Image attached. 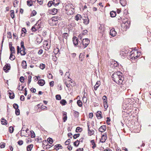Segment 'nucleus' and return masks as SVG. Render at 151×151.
Returning a JSON list of instances; mask_svg holds the SVG:
<instances>
[{"label":"nucleus","mask_w":151,"mask_h":151,"mask_svg":"<svg viewBox=\"0 0 151 151\" xmlns=\"http://www.w3.org/2000/svg\"><path fill=\"white\" fill-rule=\"evenodd\" d=\"M122 74L121 72L117 71L114 72L112 75V77L114 82L120 84L122 83L124 80V78L122 77Z\"/></svg>","instance_id":"nucleus-1"},{"label":"nucleus","mask_w":151,"mask_h":151,"mask_svg":"<svg viewBox=\"0 0 151 151\" xmlns=\"http://www.w3.org/2000/svg\"><path fill=\"white\" fill-rule=\"evenodd\" d=\"M127 19H124L122 21V26L126 28H129L130 26V22L129 21H128Z\"/></svg>","instance_id":"nucleus-2"},{"label":"nucleus","mask_w":151,"mask_h":151,"mask_svg":"<svg viewBox=\"0 0 151 151\" xmlns=\"http://www.w3.org/2000/svg\"><path fill=\"white\" fill-rule=\"evenodd\" d=\"M90 40L88 38L83 39L82 41V44L84 48L86 47L89 44Z\"/></svg>","instance_id":"nucleus-3"},{"label":"nucleus","mask_w":151,"mask_h":151,"mask_svg":"<svg viewBox=\"0 0 151 151\" xmlns=\"http://www.w3.org/2000/svg\"><path fill=\"white\" fill-rule=\"evenodd\" d=\"M10 66L9 64L6 63L3 67V70L5 72L7 71L10 69Z\"/></svg>","instance_id":"nucleus-4"},{"label":"nucleus","mask_w":151,"mask_h":151,"mask_svg":"<svg viewBox=\"0 0 151 151\" xmlns=\"http://www.w3.org/2000/svg\"><path fill=\"white\" fill-rule=\"evenodd\" d=\"M107 139V135L106 133H105V134H103L101 136V142L102 143L104 142Z\"/></svg>","instance_id":"nucleus-5"},{"label":"nucleus","mask_w":151,"mask_h":151,"mask_svg":"<svg viewBox=\"0 0 151 151\" xmlns=\"http://www.w3.org/2000/svg\"><path fill=\"white\" fill-rule=\"evenodd\" d=\"M75 12V9L74 8H73L71 7L68 10V14L71 15L74 13Z\"/></svg>","instance_id":"nucleus-6"},{"label":"nucleus","mask_w":151,"mask_h":151,"mask_svg":"<svg viewBox=\"0 0 151 151\" xmlns=\"http://www.w3.org/2000/svg\"><path fill=\"white\" fill-rule=\"evenodd\" d=\"M61 18L58 16H55L54 17H52L51 19L54 21V22H56L58 23V20H61Z\"/></svg>","instance_id":"nucleus-7"},{"label":"nucleus","mask_w":151,"mask_h":151,"mask_svg":"<svg viewBox=\"0 0 151 151\" xmlns=\"http://www.w3.org/2000/svg\"><path fill=\"white\" fill-rule=\"evenodd\" d=\"M116 32L115 31L114 29H112L110 32V35L112 37H114L116 36Z\"/></svg>","instance_id":"nucleus-8"},{"label":"nucleus","mask_w":151,"mask_h":151,"mask_svg":"<svg viewBox=\"0 0 151 151\" xmlns=\"http://www.w3.org/2000/svg\"><path fill=\"white\" fill-rule=\"evenodd\" d=\"M99 129V131L101 132H104L106 129V125H102L100 127Z\"/></svg>","instance_id":"nucleus-9"},{"label":"nucleus","mask_w":151,"mask_h":151,"mask_svg":"<svg viewBox=\"0 0 151 151\" xmlns=\"http://www.w3.org/2000/svg\"><path fill=\"white\" fill-rule=\"evenodd\" d=\"M38 83L40 86H42L45 84V82L43 79H40L38 82Z\"/></svg>","instance_id":"nucleus-10"},{"label":"nucleus","mask_w":151,"mask_h":151,"mask_svg":"<svg viewBox=\"0 0 151 151\" xmlns=\"http://www.w3.org/2000/svg\"><path fill=\"white\" fill-rule=\"evenodd\" d=\"M102 113L101 111H98L96 114V116L99 119H100L102 118L101 115Z\"/></svg>","instance_id":"nucleus-11"},{"label":"nucleus","mask_w":151,"mask_h":151,"mask_svg":"<svg viewBox=\"0 0 151 151\" xmlns=\"http://www.w3.org/2000/svg\"><path fill=\"white\" fill-rule=\"evenodd\" d=\"M49 24L51 26L56 25L58 23L56 22H54V21L52 20L51 19L49 21Z\"/></svg>","instance_id":"nucleus-12"},{"label":"nucleus","mask_w":151,"mask_h":151,"mask_svg":"<svg viewBox=\"0 0 151 151\" xmlns=\"http://www.w3.org/2000/svg\"><path fill=\"white\" fill-rule=\"evenodd\" d=\"M67 113L66 112L63 111V119L64 122H65L67 120Z\"/></svg>","instance_id":"nucleus-13"},{"label":"nucleus","mask_w":151,"mask_h":151,"mask_svg":"<svg viewBox=\"0 0 151 151\" xmlns=\"http://www.w3.org/2000/svg\"><path fill=\"white\" fill-rule=\"evenodd\" d=\"M22 66L23 68H27V63L25 60H22Z\"/></svg>","instance_id":"nucleus-14"},{"label":"nucleus","mask_w":151,"mask_h":151,"mask_svg":"<svg viewBox=\"0 0 151 151\" xmlns=\"http://www.w3.org/2000/svg\"><path fill=\"white\" fill-rule=\"evenodd\" d=\"M129 58L132 59H136L137 58V55H136L134 54V53L133 52L130 54L129 55Z\"/></svg>","instance_id":"nucleus-15"},{"label":"nucleus","mask_w":151,"mask_h":151,"mask_svg":"<svg viewBox=\"0 0 151 151\" xmlns=\"http://www.w3.org/2000/svg\"><path fill=\"white\" fill-rule=\"evenodd\" d=\"M76 46L78 45V47H81V46L82 40L76 39Z\"/></svg>","instance_id":"nucleus-16"},{"label":"nucleus","mask_w":151,"mask_h":151,"mask_svg":"<svg viewBox=\"0 0 151 151\" xmlns=\"http://www.w3.org/2000/svg\"><path fill=\"white\" fill-rule=\"evenodd\" d=\"M100 85V82L99 81H97L96 83V85L94 86V89L95 90H96Z\"/></svg>","instance_id":"nucleus-17"},{"label":"nucleus","mask_w":151,"mask_h":151,"mask_svg":"<svg viewBox=\"0 0 151 151\" xmlns=\"http://www.w3.org/2000/svg\"><path fill=\"white\" fill-rule=\"evenodd\" d=\"M1 124L4 125H6L7 124V121L4 118H2L1 119Z\"/></svg>","instance_id":"nucleus-18"},{"label":"nucleus","mask_w":151,"mask_h":151,"mask_svg":"<svg viewBox=\"0 0 151 151\" xmlns=\"http://www.w3.org/2000/svg\"><path fill=\"white\" fill-rule=\"evenodd\" d=\"M8 93L9 94V97L10 99H13L14 98V94L13 92H9Z\"/></svg>","instance_id":"nucleus-19"},{"label":"nucleus","mask_w":151,"mask_h":151,"mask_svg":"<svg viewBox=\"0 0 151 151\" xmlns=\"http://www.w3.org/2000/svg\"><path fill=\"white\" fill-rule=\"evenodd\" d=\"M58 12V10L57 9L54 8L50 12V14L52 15H55Z\"/></svg>","instance_id":"nucleus-20"},{"label":"nucleus","mask_w":151,"mask_h":151,"mask_svg":"<svg viewBox=\"0 0 151 151\" xmlns=\"http://www.w3.org/2000/svg\"><path fill=\"white\" fill-rule=\"evenodd\" d=\"M37 24L34 25L32 28L31 30L32 32H35L37 30Z\"/></svg>","instance_id":"nucleus-21"},{"label":"nucleus","mask_w":151,"mask_h":151,"mask_svg":"<svg viewBox=\"0 0 151 151\" xmlns=\"http://www.w3.org/2000/svg\"><path fill=\"white\" fill-rule=\"evenodd\" d=\"M54 147L55 149L57 150H58L59 148L62 149L63 147L60 144L56 145L54 146Z\"/></svg>","instance_id":"nucleus-22"},{"label":"nucleus","mask_w":151,"mask_h":151,"mask_svg":"<svg viewBox=\"0 0 151 151\" xmlns=\"http://www.w3.org/2000/svg\"><path fill=\"white\" fill-rule=\"evenodd\" d=\"M35 24H37V29L38 30H40L43 27L42 23H40V24H38V23H37Z\"/></svg>","instance_id":"nucleus-23"},{"label":"nucleus","mask_w":151,"mask_h":151,"mask_svg":"<svg viewBox=\"0 0 151 151\" xmlns=\"http://www.w3.org/2000/svg\"><path fill=\"white\" fill-rule=\"evenodd\" d=\"M33 145L32 144L30 145L27 147V151H31L33 147Z\"/></svg>","instance_id":"nucleus-24"},{"label":"nucleus","mask_w":151,"mask_h":151,"mask_svg":"<svg viewBox=\"0 0 151 151\" xmlns=\"http://www.w3.org/2000/svg\"><path fill=\"white\" fill-rule=\"evenodd\" d=\"M110 16L112 17H115L116 15V13L114 11H112L110 12Z\"/></svg>","instance_id":"nucleus-25"},{"label":"nucleus","mask_w":151,"mask_h":151,"mask_svg":"<svg viewBox=\"0 0 151 151\" xmlns=\"http://www.w3.org/2000/svg\"><path fill=\"white\" fill-rule=\"evenodd\" d=\"M59 0H54L53 4L54 6H58L59 4Z\"/></svg>","instance_id":"nucleus-26"},{"label":"nucleus","mask_w":151,"mask_h":151,"mask_svg":"<svg viewBox=\"0 0 151 151\" xmlns=\"http://www.w3.org/2000/svg\"><path fill=\"white\" fill-rule=\"evenodd\" d=\"M120 3L123 6H124L126 4V2L125 0H120Z\"/></svg>","instance_id":"nucleus-27"},{"label":"nucleus","mask_w":151,"mask_h":151,"mask_svg":"<svg viewBox=\"0 0 151 151\" xmlns=\"http://www.w3.org/2000/svg\"><path fill=\"white\" fill-rule=\"evenodd\" d=\"M26 49H22L21 50L20 54L21 55H24L26 53V52L25 51Z\"/></svg>","instance_id":"nucleus-28"},{"label":"nucleus","mask_w":151,"mask_h":151,"mask_svg":"<svg viewBox=\"0 0 151 151\" xmlns=\"http://www.w3.org/2000/svg\"><path fill=\"white\" fill-rule=\"evenodd\" d=\"M77 103L78 106L80 107L82 106L83 103L80 100H78L77 102Z\"/></svg>","instance_id":"nucleus-29"},{"label":"nucleus","mask_w":151,"mask_h":151,"mask_svg":"<svg viewBox=\"0 0 151 151\" xmlns=\"http://www.w3.org/2000/svg\"><path fill=\"white\" fill-rule=\"evenodd\" d=\"M60 103L62 105H65L66 104L67 102L65 100L63 99L60 101Z\"/></svg>","instance_id":"nucleus-30"},{"label":"nucleus","mask_w":151,"mask_h":151,"mask_svg":"<svg viewBox=\"0 0 151 151\" xmlns=\"http://www.w3.org/2000/svg\"><path fill=\"white\" fill-rule=\"evenodd\" d=\"M10 51L11 52V53L14 54L15 53V49L14 47H13L10 48Z\"/></svg>","instance_id":"nucleus-31"},{"label":"nucleus","mask_w":151,"mask_h":151,"mask_svg":"<svg viewBox=\"0 0 151 151\" xmlns=\"http://www.w3.org/2000/svg\"><path fill=\"white\" fill-rule=\"evenodd\" d=\"M82 131V129L81 128L79 127H77L76 128V132H81Z\"/></svg>","instance_id":"nucleus-32"},{"label":"nucleus","mask_w":151,"mask_h":151,"mask_svg":"<svg viewBox=\"0 0 151 151\" xmlns=\"http://www.w3.org/2000/svg\"><path fill=\"white\" fill-rule=\"evenodd\" d=\"M15 56L13 54L11 53L9 57V59L12 60H14L15 59Z\"/></svg>","instance_id":"nucleus-33"},{"label":"nucleus","mask_w":151,"mask_h":151,"mask_svg":"<svg viewBox=\"0 0 151 151\" xmlns=\"http://www.w3.org/2000/svg\"><path fill=\"white\" fill-rule=\"evenodd\" d=\"M9 131L11 133H12L14 131V127L12 126H10L9 128Z\"/></svg>","instance_id":"nucleus-34"},{"label":"nucleus","mask_w":151,"mask_h":151,"mask_svg":"<svg viewBox=\"0 0 151 151\" xmlns=\"http://www.w3.org/2000/svg\"><path fill=\"white\" fill-rule=\"evenodd\" d=\"M82 18L81 15L79 14L76 15V20L78 21L79 20H81Z\"/></svg>","instance_id":"nucleus-35"},{"label":"nucleus","mask_w":151,"mask_h":151,"mask_svg":"<svg viewBox=\"0 0 151 151\" xmlns=\"http://www.w3.org/2000/svg\"><path fill=\"white\" fill-rule=\"evenodd\" d=\"M88 134L89 135L91 136L94 133V131L93 130H90V131H88Z\"/></svg>","instance_id":"nucleus-36"},{"label":"nucleus","mask_w":151,"mask_h":151,"mask_svg":"<svg viewBox=\"0 0 151 151\" xmlns=\"http://www.w3.org/2000/svg\"><path fill=\"white\" fill-rule=\"evenodd\" d=\"M104 106V108L106 109L108 107V105L107 104V102H106L104 101L103 102Z\"/></svg>","instance_id":"nucleus-37"},{"label":"nucleus","mask_w":151,"mask_h":151,"mask_svg":"<svg viewBox=\"0 0 151 151\" xmlns=\"http://www.w3.org/2000/svg\"><path fill=\"white\" fill-rule=\"evenodd\" d=\"M21 45V49L22 48V49H25V47L24 46V42L23 41H22L20 43Z\"/></svg>","instance_id":"nucleus-38"},{"label":"nucleus","mask_w":151,"mask_h":151,"mask_svg":"<svg viewBox=\"0 0 151 151\" xmlns=\"http://www.w3.org/2000/svg\"><path fill=\"white\" fill-rule=\"evenodd\" d=\"M30 132L31 137L32 138H34L35 137V134L34 131L32 130L30 131Z\"/></svg>","instance_id":"nucleus-39"},{"label":"nucleus","mask_w":151,"mask_h":151,"mask_svg":"<svg viewBox=\"0 0 151 151\" xmlns=\"http://www.w3.org/2000/svg\"><path fill=\"white\" fill-rule=\"evenodd\" d=\"M56 99L57 100H60L61 99V98L60 95L59 94L56 95L55 96Z\"/></svg>","instance_id":"nucleus-40"},{"label":"nucleus","mask_w":151,"mask_h":151,"mask_svg":"<svg viewBox=\"0 0 151 151\" xmlns=\"http://www.w3.org/2000/svg\"><path fill=\"white\" fill-rule=\"evenodd\" d=\"M47 141L50 144H52L53 142L52 139L50 137L47 138Z\"/></svg>","instance_id":"nucleus-41"},{"label":"nucleus","mask_w":151,"mask_h":151,"mask_svg":"<svg viewBox=\"0 0 151 151\" xmlns=\"http://www.w3.org/2000/svg\"><path fill=\"white\" fill-rule=\"evenodd\" d=\"M11 16L12 18L13 19L14 17V12L13 10H12L11 11Z\"/></svg>","instance_id":"nucleus-42"},{"label":"nucleus","mask_w":151,"mask_h":151,"mask_svg":"<svg viewBox=\"0 0 151 151\" xmlns=\"http://www.w3.org/2000/svg\"><path fill=\"white\" fill-rule=\"evenodd\" d=\"M45 65L44 64L42 63L40 65V68L42 70L43 69L45 68Z\"/></svg>","instance_id":"nucleus-43"},{"label":"nucleus","mask_w":151,"mask_h":151,"mask_svg":"<svg viewBox=\"0 0 151 151\" xmlns=\"http://www.w3.org/2000/svg\"><path fill=\"white\" fill-rule=\"evenodd\" d=\"M13 107L15 109H18L19 108L18 105L17 104L15 103L13 104Z\"/></svg>","instance_id":"nucleus-44"},{"label":"nucleus","mask_w":151,"mask_h":151,"mask_svg":"<svg viewBox=\"0 0 151 151\" xmlns=\"http://www.w3.org/2000/svg\"><path fill=\"white\" fill-rule=\"evenodd\" d=\"M89 19L87 18L86 19L84 20V23L86 24H87L89 22Z\"/></svg>","instance_id":"nucleus-45"},{"label":"nucleus","mask_w":151,"mask_h":151,"mask_svg":"<svg viewBox=\"0 0 151 151\" xmlns=\"http://www.w3.org/2000/svg\"><path fill=\"white\" fill-rule=\"evenodd\" d=\"M27 5L29 6H31L32 5V2H31L29 1H27Z\"/></svg>","instance_id":"nucleus-46"},{"label":"nucleus","mask_w":151,"mask_h":151,"mask_svg":"<svg viewBox=\"0 0 151 151\" xmlns=\"http://www.w3.org/2000/svg\"><path fill=\"white\" fill-rule=\"evenodd\" d=\"M15 114L17 115H19L20 114L19 110L18 109H15Z\"/></svg>","instance_id":"nucleus-47"},{"label":"nucleus","mask_w":151,"mask_h":151,"mask_svg":"<svg viewBox=\"0 0 151 151\" xmlns=\"http://www.w3.org/2000/svg\"><path fill=\"white\" fill-rule=\"evenodd\" d=\"M53 3V2L52 1H49L47 4L48 6L49 7H50L52 5V4Z\"/></svg>","instance_id":"nucleus-48"},{"label":"nucleus","mask_w":151,"mask_h":151,"mask_svg":"<svg viewBox=\"0 0 151 151\" xmlns=\"http://www.w3.org/2000/svg\"><path fill=\"white\" fill-rule=\"evenodd\" d=\"M70 141V139H67L65 142V144L66 145H68Z\"/></svg>","instance_id":"nucleus-49"},{"label":"nucleus","mask_w":151,"mask_h":151,"mask_svg":"<svg viewBox=\"0 0 151 151\" xmlns=\"http://www.w3.org/2000/svg\"><path fill=\"white\" fill-rule=\"evenodd\" d=\"M31 78H32V76H28V84H29V83H30V82H31Z\"/></svg>","instance_id":"nucleus-50"},{"label":"nucleus","mask_w":151,"mask_h":151,"mask_svg":"<svg viewBox=\"0 0 151 151\" xmlns=\"http://www.w3.org/2000/svg\"><path fill=\"white\" fill-rule=\"evenodd\" d=\"M24 78L22 76L20 77V78H19L20 81L21 83H23L24 82Z\"/></svg>","instance_id":"nucleus-51"},{"label":"nucleus","mask_w":151,"mask_h":151,"mask_svg":"<svg viewBox=\"0 0 151 151\" xmlns=\"http://www.w3.org/2000/svg\"><path fill=\"white\" fill-rule=\"evenodd\" d=\"M37 12L35 10H33L32 12V13L31 14V16H33L36 15V14Z\"/></svg>","instance_id":"nucleus-52"},{"label":"nucleus","mask_w":151,"mask_h":151,"mask_svg":"<svg viewBox=\"0 0 151 151\" xmlns=\"http://www.w3.org/2000/svg\"><path fill=\"white\" fill-rule=\"evenodd\" d=\"M102 99L103 100V102H104V101H105L106 102H107V98L106 96H104L103 97Z\"/></svg>","instance_id":"nucleus-53"},{"label":"nucleus","mask_w":151,"mask_h":151,"mask_svg":"<svg viewBox=\"0 0 151 151\" xmlns=\"http://www.w3.org/2000/svg\"><path fill=\"white\" fill-rule=\"evenodd\" d=\"M18 144L19 145H22L23 143V141L21 140H19L17 142Z\"/></svg>","instance_id":"nucleus-54"},{"label":"nucleus","mask_w":151,"mask_h":151,"mask_svg":"<svg viewBox=\"0 0 151 151\" xmlns=\"http://www.w3.org/2000/svg\"><path fill=\"white\" fill-rule=\"evenodd\" d=\"M7 34L8 35V37L9 38H11L12 37V35H11V33L10 32H8Z\"/></svg>","instance_id":"nucleus-55"},{"label":"nucleus","mask_w":151,"mask_h":151,"mask_svg":"<svg viewBox=\"0 0 151 151\" xmlns=\"http://www.w3.org/2000/svg\"><path fill=\"white\" fill-rule=\"evenodd\" d=\"M47 77L48 78L50 79H52L53 78V76L52 75V74L50 73H49L47 75Z\"/></svg>","instance_id":"nucleus-56"},{"label":"nucleus","mask_w":151,"mask_h":151,"mask_svg":"<svg viewBox=\"0 0 151 151\" xmlns=\"http://www.w3.org/2000/svg\"><path fill=\"white\" fill-rule=\"evenodd\" d=\"M68 36V34L67 33H64L63 34V37L65 39H66L67 38V37Z\"/></svg>","instance_id":"nucleus-57"},{"label":"nucleus","mask_w":151,"mask_h":151,"mask_svg":"<svg viewBox=\"0 0 151 151\" xmlns=\"http://www.w3.org/2000/svg\"><path fill=\"white\" fill-rule=\"evenodd\" d=\"M2 144L1 145V148H4L5 147V143L4 142H2Z\"/></svg>","instance_id":"nucleus-58"},{"label":"nucleus","mask_w":151,"mask_h":151,"mask_svg":"<svg viewBox=\"0 0 151 151\" xmlns=\"http://www.w3.org/2000/svg\"><path fill=\"white\" fill-rule=\"evenodd\" d=\"M76 39V36H74L73 38V44L75 46H76V42H75V40Z\"/></svg>","instance_id":"nucleus-59"},{"label":"nucleus","mask_w":151,"mask_h":151,"mask_svg":"<svg viewBox=\"0 0 151 151\" xmlns=\"http://www.w3.org/2000/svg\"><path fill=\"white\" fill-rule=\"evenodd\" d=\"M20 100L22 101H24V97L23 95H21L20 98Z\"/></svg>","instance_id":"nucleus-60"},{"label":"nucleus","mask_w":151,"mask_h":151,"mask_svg":"<svg viewBox=\"0 0 151 151\" xmlns=\"http://www.w3.org/2000/svg\"><path fill=\"white\" fill-rule=\"evenodd\" d=\"M30 91L33 93H35L36 92V90L35 88H32L30 89Z\"/></svg>","instance_id":"nucleus-61"},{"label":"nucleus","mask_w":151,"mask_h":151,"mask_svg":"<svg viewBox=\"0 0 151 151\" xmlns=\"http://www.w3.org/2000/svg\"><path fill=\"white\" fill-rule=\"evenodd\" d=\"M129 113H127L126 114H123V117H127L128 116H129Z\"/></svg>","instance_id":"nucleus-62"},{"label":"nucleus","mask_w":151,"mask_h":151,"mask_svg":"<svg viewBox=\"0 0 151 151\" xmlns=\"http://www.w3.org/2000/svg\"><path fill=\"white\" fill-rule=\"evenodd\" d=\"M43 50L42 49H40L39 50L38 52V54L39 55H40L42 54L43 53Z\"/></svg>","instance_id":"nucleus-63"},{"label":"nucleus","mask_w":151,"mask_h":151,"mask_svg":"<svg viewBox=\"0 0 151 151\" xmlns=\"http://www.w3.org/2000/svg\"><path fill=\"white\" fill-rule=\"evenodd\" d=\"M38 3H39L40 5H41L43 3V0H37Z\"/></svg>","instance_id":"nucleus-64"}]
</instances>
